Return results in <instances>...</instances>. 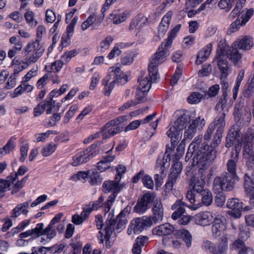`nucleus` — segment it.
<instances>
[{
    "mask_svg": "<svg viewBox=\"0 0 254 254\" xmlns=\"http://www.w3.org/2000/svg\"><path fill=\"white\" fill-rule=\"evenodd\" d=\"M229 47L226 41L220 40L218 45L216 54L214 62H216L219 69L221 73V76L225 78L228 75V64L227 58L236 64L241 60L242 56L239 53L238 49L233 45L231 49L229 50Z\"/></svg>",
    "mask_w": 254,
    "mask_h": 254,
    "instance_id": "1",
    "label": "nucleus"
},
{
    "mask_svg": "<svg viewBox=\"0 0 254 254\" xmlns=\"http://www.w3.org/2000/svg\"><path fill=\"white\" fill-rule=\"evenodd\" d=\"M201 136L196 137L190 145V150L191 148H197L198 151L196 152L192 159L193 162L197 165L208 167L216 157L215 148L217 146H214L213 141L210 145L201 143Z\"/></svg>",
    "mask_w": 254,
    "mask_h": 254,
    "instance_id": "2",
    "label": "nucleus"
},
{
    "mask_svg": "<svg viewBox=\"0 0 254 254\" xmlns=\"http://www.w3.org/2000/svg\"><path fill=\"white\" fill-rule=\"evenodd\" d=\"M175 114L179 117L174 122V125L166 132L168 136L171 138L173 148H175L178 142L181 140L182 134L181 131L186 127V125L190 121V117L186 111H178Z\"/></svg>",
    "mask_w": 254,
    "mask_h": 254,
    "instance_id": "3",
    "label": "nucleus"
},
{
    "mask_svg": "<svg viewBox=\"0 0 254 254\" xmlns=\"http://www.w3.org/2000/svg\"><path fill=\"white\" fill-rule=\"evenodd\" d=\"M171 46L163 42L160 46L157 51L150 59L148 65V72L150 75L154 76V79L158 78V66L163 63L170 55L169 49Z\"/></svg>",
    "mask_w": 254,
    "mask_h": 254,
    "instance_id": "4",
    "label": "nucleus"
},
{
    "mask_svg": "<svg viewBox=\"0 0 254 254\" xmlns=\"http://www.w3.org/2000/svg\"><path fill=\"white\" fill-rule=\"evenodd\" d=\"M119 180L115 181H107L103 184V189L104 192H109L112 193L108 197L107 201L104 204V211L106 213L109 211L111 207L115 201L117 194L123 189V186L120 185Z\"/></svg>",
    "mask_w": 254,
    "mask_h": 254,
    "instance_id": "5",
    "label": "nucleus"
},
{
    "mask_svg": "<svg viewBox=\"0 0 254 254\" xmlns=\"http://www.w3.org/2000/svg\"><path fill=\"white\" fill-rule=\"evenodd\" d=\"M237 178L226 173H223L220 176L216 177L214 179L213 189L219 191H231L234 189Z\"/></svg>",
    "mask_w": 254,
    "mask_h": 254,
    "instance_id": "6",
    "label": "nucleus"
},
{
    "mask_svg": "<svg viewBox=\"0 0 254 254\" xmlns=\"http://www.w3.org/2000/svg\"><path fill=\"white\" fill-rule=\"evenodd\" d=\"M234 119L237 122L249 123L251 120V113L249 108L245 106V101L242 98H239L235 105L233 112Z\"/></svg>",
    "mask_w": 254,
    "mask_h": 254,
    "instance_id": "7",
    "label": "nucleus"
},
{
    "mask_svg": "<svg viewBox=\"0 0 254 254\" xmlns=\"http://www.w3.org/2000/svg\"><path fill=\"white\" fill-rule=\"evenodd\" d=\"M242 142V137L240 131L235 127L231 128L226 137V147L229 148L234 146L235 149L232 150L231 153H239L241 150Z\"/></svg>",
    "mask_w": 254,
    "mask_h": 254,
    "instance_id": "8",
    "label": "nucleus"
},
{
    "mask_svg": "<svg viewBox=\"0 0 254 254\" xmlns=\"http://www.w3.org/2000/svg\"><path fill=\"white\" fill-rule=\"evenodd\" d=\"M225 113L223 112L217 116L214 121L209 125V126L214 130L216 129L212 139L214 146H217L221 143L222 133L225 126Z\"/></svg>",
    "mask_w": 254,
    "mask_h": 254,
    "instance_id": "9",
    "label": "nucleus"
},
{
    "mask_svg": "<svg viewBox=\"0 0 254 254\" xmlns=\"http://www.w3.org/2000/svg\"><path fill=\"white\" fill-rule=\"evenodd\" d=\"M25 52L30 54L31 56L27 59L29 64L35 63L42 56L45 49L40 44V41L36 40L34 41L29 42L24 48Z\"/></svg>",
    "mask_w": 254,
    "mask_h": 254,
    "instance_id": "10",
    "label": "nucleus"
},
{
    "mask_svg": "<svg viewBox=\"0 0 254 254\" xmlns=\"http://www.w3.org/2000/svg\"><path fill=\"white\" fill-rule=\"evenodd\" d=\"M152 225L151 217L143 216L132 220L127 229V234L130 235L132 233L138 234L144 229H147Z\"/></svg>",
    "mask_w": 254,
    "mask_h": 254,
    "instance_id": "11",
    "label": "nucleus"
},
{
    "mask_svg": "<svg viewBox=\"0 0 254 254\" xmlns=\"http://www.w3.org/2000/svg\"><path fill=\"white\" fill-rule=\"evenodd\" d=\"M96 145L92 144L86 150L81 151L73 157L72 165L77 166L85 163L90 160L92 158L98 154V150L96 149Z\"/></svg>",
    "mask_w": 254,
    "mask_h": 254,
    "instance_id": "12",
    "label": "nucleus"
},
{
    "mask_svg": "<svg viewBox=\"0 0 254 254\" xmlns=\"http://www.w3.org/2000/svg\"><path fill=\"white\" fill-rule=\"evenodd\" d=\"M199 167L198 173L191 177L190 180V186L193 191L199 193L203 190L205 185V178L206 175L205 170L208 167L198 165Z\"/></svg>",
    "mask_w": 254,
    "mask_h": 254,
    "instance_id": "13",
    "label": "nucleus"
},
{
    "mask_svg": "<svg viewBox=\"0 0 254 254\" xmlns=\"http://www.w3.org/2000/svg\"><path fill=\"white\" fill-rule=\"evenodd\" d=\"M205 125V120L200 117L192 120L191 123L185 131L184 139L186 140H191L195 134L197 130H201L202 129Z\"/></svg>",
    "mask_w": 254,
    "mask_h": 254,
    "instance_id": "14",
    "label": "nucleus"
},
{
    "mask_svg": "<svg viewBox=\"0 0 254 254\" xmlns=\"http://www.w3.org/2000/svg\"><path fill=\"white\" fill-rule=\"evenodd\" d=\"M123 127L116 124L114 121H110L101 128V135L104 138H110L123 130Z\"/></svg>",
    "mask_w": 254,
    "mask_h": 254,
    "instance_id": "15",
    "label": "nucleus"
},
{
    "mask_svg": "<svg viewBox=\"0 0 254 254\" xmlns=\"http://www.w3.org/2000/svg\"><path fill=\"white\" fill-rule=\"evenodd\" d=\"M55 107V101L46 98L38 104L34 109V115L37 117L42 114L45 111L48 115L52 113L53 109Z\"/></svg>",
    "mask_w": 254,
    "mask_h": 254,
    "instance_id": "16",
    "label": "nucleus"
},
{
    "mask_svg": "<svg viewBox=\"0 0 254 254\" xmlns=\"http://www.w3.org/2000/svg\"><path fill=\"white\" fill-rule=\"evenodd\" d=\"M152 195L150 193H146L139 198L134 207V211L143 214L149 208V204L152 201Z\"/></svg>",
    "mask_w": 254,
    "mask_h": 254,
    "instance_id": "17",
    "label": "nucleus"
},
{
    "mask_svg": "<svg viewBox=\"0 0 254 254\" xmlns=\"http://www.w3.org/2000/svg\"><path fill=\"white\" fill-rule=\"evenodd\" d=\"M152 211V216H150L152 224L160 223L164 216V207L160 199H156L154 201Z\"/></svg>",
    "mask_w": 254,
    "mask_h": 254,
    "instance_id": "18",
    "label": "nucleus"
},
{
    "mask_svg": "<svg viewBox=\"0 0 254 254\" xmlns=\"http://www.w3.org/2000/svg\"><path fill=\"white\" fill-rule=\"evenodd\" d=\"M214 215L212 212L208 211L200 212L194 216V221L197 225L208 226L212 223Z\"/></svg>",
    "mask_w": 254,
    "mask_h": 254,
    "instance_id": "19",
    "label": "nucleus"
},
{
    "mask_svg": "<svg viewBox=\"0 0 254 254\" xmlns=\"http://www.w3.org/2000/svg\"><path fill=\"white\" fill-rule=\"evenodd\" d=\"M227 206L232 209L231 214L234 217L239 218L241 215V211L243 209V203L239 199L233 198L228 199Z\"/></svg>",
    "mask_w": 254,
    "mask_h": 254,
    "instance_id": "20",
    "label": "nucleus"
},
{
    "mask_svg": "<svg viewBox=\"0 0 254 254\" xmlns=\"http://www.w3.org/2000/svg\"><path fill=\"white\" fill-rule=\"evenodd\" d=\"M233 45L237 49L246 51L250 50L253 47L254 43L252 37L243 36L236 40Z\"/></svg>",
    "mask_w": 254,
    "mask_h": 254,
    "instance_id": "21",
    "label": "nucleus"
},
{
    "mask_svg": "<svg viewBox=\"0 0 254 254\" xmlns=\"http://www.w3.org/2000/svg\"><path fill=\"white\" fill-rule=\"evenodd\" d=\"M243 156L247 160V165L249 168H254V150L251 142L245 143L243 147Z\"/></svg>",
    "mask_w": 254,
    "mask_h": 254,
    "instance_id": "22",
    "label": "nucleus"
},
{
    "mask_svg": "<svg viewBox=\"0 0 254 254\" xmlns=\"http://www.w3.org/2000/svg\"><path fill=\"white\" fill-rule=\"evenodd\" d=\"M174 230L175 228L173 225L166 223L154 228L152 233L159 236H165L171 234Z\"/></svg>",
    "mask_w": 254,
    "mask_h": 254,
    "instance_id": "23",
    "label": "nucleus"
},
{
    "mask_svg": "<svg viewBox=\"0 0 254 254\" xmlns=\"http://www.w3.org/2000/svg\"><path fill=\"white\" fill-rule=\"evenodd\" d=\"M172 12L168 11L162 18L158 27V34L159 37H163L169 27L172 16Z\"/></svg>",
    "mask_w": 254,
    "mask_h": 254,
    "instance_id": "24",
    "label": "nucleus"
},
{
    "mask_svg": "<svg viewBox=\"0 0 254 254\" xmlns=\"http://www.w3.org/2000/svg\"><path fill=\"white\" fill-rule=\"evenodd\" d=\"M239 155L238 153H231V158L228 161L227 166V174L233 176L238 178L236 174L237 163L239 160Z\"/></svg>",
    "mask_w": 254,
    "mask_h": 254,
    "instance_id": "25",
    "label": "nucleus"
},
{
    "mask_svg": "<svg viewBox=\"0 0 254 254\" xmlns=\"http://www.w3.org/2000/svg\"><path fill=\"white\" fill-rule=\"evenodd\" d=\"M159 78V74H158V78L156 79H154V76L151 74L150 75L149 73V76L141 75L139 76L138 79V85L137 88L140 89H143L144 91H149L151 86V80H153L154 82Z\"/></svg>",
    "mask_w": 254,
    "mask_h": 254,
    "instance_id": "26",
    "label": "nucleus"
},
{
    "mask_svg": "<svg viewBox=\"0 0 254 254\" xmlns=\"http://www.w3.org/2000/svg\"><path fill=\"white\" fill-rule=\"evenodd\" d=\"M109 72L112 73L113 79V80H115V83L117 82L121 84H124L127 82V76L122 71L117 65L110 67Z\"/></svg>",
    "mask_w": 254,
    "mask_h": 254,
    "instance_id": "27",
    "label": "nucleus"
},
{
    "mask_svg": "<svg viewBox=\"0 0 254 254\" xmlns=\"http://www.w3.org/2000/svg\"><path fill=\"white\" fill-rule=\"evenodd\" d=\"M213 219V224L211 229L213 234L217 237L220 235L221 232L226 229V225L224 222V219L221 215L216 216Z\"/></svg>",
    "mask_w": 254,
    "mask_h": 254,
    "instance_id": "28",
    "label": "nucleus"
},
{
    "mask_svg": "<svg viewBox=\"0 0 254 254\" xmlns=\"http://www.w3.org/2000/svg\"><path fill=\"white\" fill-rule=\"evenodd\" d=\"M185 206L189 207L182 199L177 200L171 207L172 210H176L172 215V218L177 220L184 214L186 212Z\"/></svg>",
    "mask_w": 254,
    "mask_h": 254,
    "instance_id": "29",
    "label": "nucleus"
},
{
    "mask_svg": "<svg viewBox=\"0 0 254 254\" xmlns=\"http://www.w3.org/2000/svg\"><path fill=\"white\" fill-rule=\"evenodd\" d=\"M227 235L222 236L219 242L215 245L212 254H226L228 249V242Z\"/></svg>",
    "mask_w": 254,
    "mask_h": 254,
    "instance_id": "30",
    "label": "nucleus"
},
{
    "mask_svg": "<svg viewBox=\"0 0 254 254\" xmlns=\"http://www.w3.org/2000/svg\"><path fill=\"white\" fill-rule=\"evenodd\" d=\"M130 14V12L128 10H126L122 13L116 10L110 14L109 19L114 24H119L125 21L129 16Z\"/></svg>",
    "mask_w": 254,
    "mask_h": 254,
    "instance_id": "31",
    "label": "nucleus"
},
{
    "mask_svg": "<svg viewBox=\"0 0 254 254\" xmlns=\"http://www.w3.org/2000/svg\"><path fill=\"white\" fill-rule=\"evenodd\" d=\"M212 49V43H209L200 50L197 55L196 64H200L205 62L210 56Z\"/></svg>",
    "mask_w": 254,
    "mask_h": 254,
    "instance_id": "32",
    "label": "nucleus"
},
{
    "mask_svg": "<svg viewBox=\"0 0 254 254\" xmlns=\"http://www.w3.org/2000/svg\"><path fill=\"white\" fill-rule=\"evenodd\" d=\"M174 148H173L172 143L171 147H169L168 146V145H167L166 150L162 160L160 161L159 159H157V164H160L161 170H162V172L164 171L165 169L169 167L170 165L169 162L171 160V153Z\"/></svg>",
    "mask_w": 254,
    "mask_h": 254,
    "instance_id": "33",
    "label": "nucleus"
},
{
    "mask_svg": "<svg viewBox=\"0 0 254 254\" xmlns=\"http://www.w3.org/2000/svg\"><path fill=\"white\" fill-rule=\"evenodd\" d=\"M148 238L146 236H140L135 240L133 245L132 252L134 254H141L142 248L146 245Z\"/></svg>",
    "mask_w": 254,
    "mask_h": 254,
    "instance_id": "34",
    "label": "nucleus"
},
{
    "mask_svg": "<svg viewBox=\"0 0 254 254\" xmlns=\"http://www.w3.org/2000/svg\"><path fill=\"white\" fill-rule=\"evenodd\" d=\"M147 22L148 18L143 14L139 13L131 21L128 29L129 31H132L138 25H139L140 27H142Z\"/></svg>",
    "mask_w": 254,
    "mask_h": 254,
    "instance_id": "35",
    "label": "nucleus"
},
{
    "mask_svg": "<svg viewBox=\"0 0 254 254\" xmlns=\"http://www.w3.org/2000/svg\"><path fill=\"white\" fill-rule=\"evenodd\" d=\"M30 200L24 202L23 203L18 204L12 210L11 216L12 217H17L21 214L27 215L29 211L27 208L29 207Z\"/></svg>",
    "mask_w": 254,
    "mask_h": 254,
    "instance_id": "36",
    "label": "nucleus"
},
{
    "mask_svg": "<svg viewBox=\"0 0 254 254\" xmlns=\"http://www.w3.org/2000/svg\"><path fill=\"white\" fill-rule=\"evenodd\" d=\"M156 114L147 116L145 118L141 120H135L130 123L126 128V131L133 130L137 128L141 124H144L152 121L156 116Z\"/></svg>",
    "mask_w": 254,
    "mask_h": 254,
    "instance_id": "37",
    "label": "nucleus"
},
{
    "mask_svg": "<svg viewBox=\"0 0 254 254\" xmlns=\"http://www.w3.org/2000/svg\"><path fill=\"white\" fill-rule=\"evenodd\" d=\"M232 104L231 100H230L229 103H228L227 92L226 91H224L215 108L217 110L219 109L222 110H228L231 106Z\"/></svg>",
    "mask_w": 254,
    "mask_h": 254,
    "instance_id": "38",
    "label": "nucleus"
},
{
    "mask_svg": "<svg viewBox=\"0 0 254 254\" xmlns=\"http://www.w3.org/2000/svg\"><path fill=\"white\" fill-rule=\"evenodd\" d=\"M115 158L114 155H107L103 157L100 161L97 164V169L101 172L105 171L110 168V163Z\"/></svg>",
    "mask_w": 254,
    "mask_h": 254,
    "instance_id": "39",
    "label": "nucleus"
},
{
    "mask_svg": "<svg viewBox=\"0 0 254 254\" xmlns=\"http://www.w3.org/2000/svg\"><path fill=\"white\" fill-rule=\"evenodd\" d=\"M33 88L34 87L32 85L27 83V82H23V80H22L20 85L14 90L12 97L15 98L19 96L25 92H30L33 90Z\"/></svg>",
    "mask_w": 254,
    "mask_h": 254,
    "instance_id": "40",
    "label": "nucleus"
},
{
    "mask_svg": "<svg viewBox=\"0 0 254 254\" xmlns=\"http://www.w3.org/2000/svg\"><path fill=\"white\" fill-rule=\"evenodd\" d=\"M254 93V76L250 77L243 91L245 97L249 98Z\"/></svg>",
    "mask_w": 254,
    "mask_h": 254,
    "instance_id": "41",
    "label": "nucleus"
},
{
    "mask_svg": "<svg viewBox=\"0 0 254 254\" xmlns=\"http://www.w3.org/2000/svg\"><path fill=\"white\" fill-rule=\"evenodd\" d=\"M244 180L245 190L247 194L249 195L253 194L254 193V182L252 178L248 173H246L244 176Z\"/></svg>",
    "mask_w": 254,
    "mask_h": 254,
    "instance_id": "42",
    "label": "nucleus"
},
{
    "mask_svg": "<svg viewBox=\"0 0 254 254\" xmlns=\"http://www.w3.org/2000/svg\"><path fill=\"white\" fill-rule=\"evenodd\" d=\"M111 213L109 214L108 217L106 220V226L105 228V234L104 238H111L116 226V221L114 219H112V215L109 218Z\"/></svg>",
    "mask_w": 254,
    "mask_h": 254,
    "instance_id": "43",
    "label": "nucleus"
},
{
    "mask_svg": "<svg viewBox=\"0 0 254 254\" xmlns=\"http://www.w3.org/2000/svg\"><path fill=\"white\" fill-rule=\"evenodd\" d=\"M254 11L253 8H245L239 14L237 18L240 19L242 25H245L253 15Z\"/></svg>",
    "mask_w": 254,
    "mask_h": 254,
    "instance_id": "44",
    "label": "nucleus"
},
{
    "mask_svg": "<svg viewBox=\"0 0 254 254\" xmlns=\"http://www.w3.org/2000/svg\"><path fill=\"white\" fill-rule=\"evenodd\" d=\"M64 64L63 60L61 59L51 63L49 65H46L45 69L49 72H59L61 70Z\"/></svg>",
    "mask_w": 254,
    "mask_h": 254,
    "instance_id": "45",
    "label": "nucleus"
},
{
    "mask_svg": "<svg viewBox=\"0 0 254 254\" xmlns=\"http://www.w3.org/2000/svg\"><path fill=\"white\" fill-rule=\"evenodd\" d=\"M201 196V203L205 206L210 205L212 202V195L211 191L205 189V190L198 193Z\"/></svg>",
    "mask_w": 254,
    "mask_h": 254,
    "instance_id": "46",
    "label": "nucleus"
},
{
    "mask_svg": "<svg viewBox=\"0 0 254 254\" xmlns=\"http://www.w3.org/2000/svg\"><path fill=\"white\" fill-rule=\"evenodd\" d=\"M57 144L51 142L47 144L42 148L41 153L44 157H48L51 155L56 150Z\"/></svg>",
    "mask_w": 254,
    "mask_h": 254,
    "instance_id": "47",
    "label": "nucleus"
},
{
    "mask_svg": "<svg viewBox=\"0 0 254 254\" xmlns=\"http://www.w3.org/2000/svg\"><path fill=\"white\" fill-rule=\"evenodd\" d=\"M28 170L27 168L25 166H20L16 173H11L10 175L7 177V181H11V182L14 183L16 181L17 179V176H22L25 172Z\"/></svg>",
    "mask_w": 254,
    "mask_h": 254,
    "instance_id": "48",
    "label": "nucleus"
},
{
    "mask_svg": "<svg viewBox=\"0 0 254 254\" xmlns=\"http://www.w3.org/2000/svg\"><path fill=\"white\" fill-rule=\"evenodd\" d=\"M88 173L89 182L92 185H97L101 184L102 178L99 173L93 171H88Z\"/></svg>",
    "mask_w": 254,
    "mask_h": 254,
    "instance_id": "49",
    "label": "nucleus"
},
{
    "mask_svg": "<svg viewBox=\"0 0 254 254\" xmlns=\"http://www.w3.org/2000/svg\"><path fill=\"white\" fill-rule=\"evenodd\" d=\"M179 235L181 238L186 243V245L188 248H190L191 245L192 236L190 233L186 230H180Z\"/></svg>",
    "mask_w": 254,
    "mask_h": 254,
    "instance_id": "50",
    "label": "nucleus"
},
{
    "mask_svg": "<svg viewBox=\"0 0 254 254\" xmlns=\"http://www.w3.org/2000/svg\"><path fill=\"white\" fill-rule=\"evenodd\" d=\"M15 146L14 140L11 137L7 142V143L2 147L0 148V154L1 155H5L9 153L12 151Z\"/></svg>",
    "mask_w": 254,
    "mask_h": 254,
    "instance_id": "51",
    "label": "nucleus"
},
{
    "mask_svg": "<svg viewBox=\"0 0 254 254\" xmlns=\"http://www.w3.org/2000/svg\"><path fill=\"white\" fill-rule=\"evenodd\" d=\"M27 179L28 176L24 177L20 181H18L17 180L16 181L14 182L13 184H11V185H13L11 193L14 194L18 192L19 190L24 187V184L27 181Z\"/></svg>",
    "mask_w": 254,
    "mask_h": 254,
    "instance_id": "52",
    "label": "nucleus"
},
{
    "mask_svg": "<svg viewBox=\"0 0 254 254\" xmlns=\"http://www.w3.org/2000/svg\"><path fill=\"white\" fill-rule=\"evenodd\" d=\"M11 182L7 181V177L4 180L0 179V198L2 197L4 195L5 192L9 190L11 184L14 183Z\"/></svg>",
    "mask_w": 254,
    "mask_h": 254,
    "instance_id": "53",
    "label": "nucleus"
},
{
    "mask_svg": "<svg viewBox=\"0 0 254 254\" xmlns=\"http://www.w3.org/2000/svg\"><path fill=\"white\" fill-rule=\"evenodd\" d=\"M236 0H221L218 3V6L226 12H228L233 7Z\"/></svg>",
    "mask_w": 254,
    "mask_h": 254,
    "instance_id": "54",
    "label": "nucleus"
},
{
    "mask_svg": "<svg viewBox=\"0 0 254 254\" xmlns=\"http://www.w3.org/2000/svg\"><path fill=\"white\" fill-rule=\"evenodd\" d=\"M214 243L207 240H204L201 244V248L202 250L206 253L212 254L214 249L215 248Z\"/></svg>",
    "mask_w": 254,
    "mask_h": 254,
    "instance_id": "55",
    "label": "nucleus"
},
{
    "mask_svg": "<svg viewBox=\"0 0 254 254\" xmlns=\"http://www.w3.org/2000/svg\"><path fill=\"white\" fill-rule=\"evenodd\" d=\"M181 27V24L177 25L170 32V34L165 40L164 43L167 44L168 45L171 46L172 41L177 35V33L179 31Z\"/></svg>",
    "mask_w": 254,
    "mask_h": 254,
    "instance_id": "56",
    "label": "nucleus"
},
{
    "mask_svg": "<svg viewBox=\"0 0 254 254\" xmlns=\"http://www.w3.org/2000/svg\"><path fill=\"white\" fill-rule=\"evenodd\" d=\"M115 221L116 224L117 223V225L116 226V229L120 231L125 228L128 220L127 218H125V216L120 217V216L118 215L117 219L115 220Z\"/></svg>",
    "mask_w": 254,
    "mask_h": 254,
    "instance_id": "57",
    "label": "nucleus"
},
{
    "mask_svg": "<svg viewBox=\"0 0 254 254\" xmlns=\"http://www.w3.org/2000/svg\"><path fill=\"white\" fill-rule=\"evenodd\" d=\"M215 193H216L215 197V203L218 206H222L225 203L226 200V197L223 192V190L217 191L213 190Z\"/></svg>",
    "mask_w": 254,
    "mask_h": 254,
    "instance_id": "58",
    "label": "nucleus"
},
{
    "mask_svg": "<svg viewBox=\"0 0 254 254\" xmlns=\"http://www.w3.org/2000/svg\"><path fill=\"white\" fill-rule=\"evenodd\" d=\"M24 17L27 23L31 26H36L37 24V21L34 19V13L32 11H27Z\"/></svg>",
    "mask_w": 254,
    "mask_h": 254,
    "instance_id": "59",
    "label": "nucleus"
},
{
    "mask_svg": "<svg viewBox=\"0 0 254 254\" xmlns=\"http://www.w3.org/2000/svg\"><path fill=\"white\" fill-rule=\"evenodd\" d=\"M43 223H40L37 224L35 228L30 230L32 236L35 238L42 236V234H43Z\"/></svg>",
    "mask_w": 254,
    "mask_h": 254,
    "instance_id": "60",
    "label": "nucleus"
},
{
    "mask_svg": "<svg viewBox=\"0 0 254 254\" xmlns=\"http://www.w3.org/2000/svg\"><path fill=\"white\" fill-rule=\"evenodd\" d=\"M142 183L146 188L153 190L154 188V183L152 178L148 175H144L142 177Z\"/></svg>",
    "mask_w": 254,
    "mask_h": 254,
    "instance_id": "61",
    "label": "nucleus"
},
{
    "mask_svg": "<svg viewBox=\"0 0 254 254\" xmlns=\"http://www.w3.org/2000/svg\"><path fill=\"white\" fill-rule=\"evenodd\" d=\"M78 54L76 50L73 49L70 51L65 52L61 57V60L64 62L65 64L70 61L71 59L75 57Z\"/></svg>",
    "mask_w": 254,
    "mask_h": 254,
    "instance_id": "62",
    "label": "nucleus"
},
{
    "mask_svg": "<svg viewBox=\"0 0 254 254\" xmlns=\"http://www.w3.org/2000/svg\"><path fill=\"white\" fill-rule=\"evenodd\" d=\"M202 98V95L200 93L193 92L188 98V101L190 104H196L200 101Z\"/></svg>",
    "mask_w": 254,
    "mask_h": 254,
    "instance_id": "63",
    "label": "nucleus"
},
{
    "mask_svg": "<svg viewBox=\"0 0 254 254\" xmlns=\"http://www.w3.org/2000/svg\"><path fill=\"white\" fill-rule=\"evenodd\" d=\"M23 47L22 44L17 43L13 48L9 50L8 52V57L11 59L14 57L16 54L20 51Z\"/></svg>",
    "mask_w": 254,
    "mask_h": 254,
    "instance_id": "64",
    "label": "nucleus"
}]
</instances>
